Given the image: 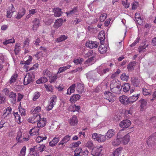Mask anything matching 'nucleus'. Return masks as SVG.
I'll use <instances>...</instances> for the list:
<instances>
[{"mask_svg": "<svg viewBox=\"0 0 156 156\" xmlns=\"http://www.w3.org/2000/svg\"><path fill=\"white\" fill-rule=\"evenodd\" d=\"M40 129L37 127L36 126L32 128L29 131V133L30 135L33 136L35 135L39 134V131Z\"/></svg>", "mask_w": 156, "mask_h": 156, "instance_id": "dca6fc26", "label": "nucleus"}, {"mask_svg": "<svg viewBox=\"0 0 156 156\" xmlns=\"http://www.w3.org/2000/svg\"><path fill=\"white\" fill-rule=\"evenodd\" d=\"M29 69L28 70H27V71H30L29 72L27 73V74L29 75V76H30L31 77H32V78L34 79L35 77V72L34 71H33V69Z\"/></svg>", "mask_w": 156, "mask_h": 156, "instance_id": "49530a36", "label": "nucleus"}, {"mask_svg": "<svg viewBox=\"0 0 156 156\" xmlns=\"http://www.w3.org/2000/svg\"><path fill=\"white\" fill-rule=\"evenodd\" d=\"M32 60V57L31 56H29V58L26 61H22L20 62V64L23 65H27L30 64V62Z\"/></svg>", "mask_w": 156, "mask_h": 156, "instance_id": "4c0bfd02", "label": "nucleus"}, {"mask_svg": "<svg viewBox=\"0 0 156 156\" xmlns=\"http://www.w3.org/2000/svg\"><path fill=\"white\" fill-rule=\"evenodd\" d=\"M140 95V94H137L136 95H133L129 98V104L133 103L136 101L139 98Z\"/></svg>", "mask_w": 156, "mask_h": 156, "instance_id": "4be33fe9", "label": "nucleus"}, {"mask_svg": "<svg viewBox=\"0 0 156 156\" xmlns=\"http://www.w3.org/2000/svg\"><path fill=\"white\" fill-rule=\"evenodd\" d=\"M115 130L113 129H109L105 135L107 139L111 138L115 134Z\"/></svg>", "mask_w": 156, "mask_h": 156, "instance_id": "5701e85b", "label": "nucleus"}, {"mask_svg": "<svg viewBox=\"0 0 156 156\" xmlns=\"http://www.w3.org/2000/svg\"><path fill=\"white\" fill-rule=\"evenodd\" d=\"M121 79L123 80H127L129 78V76L126 75L125 73H123L120 76Z\"/></svg>", "mask_w": 156, "mask_h": 156, "instance_id": "bf43d9fd", "label": "nucleus"}, {"mask_svg": "<svg viewBox=\"0 0 156 156\" xmlns=\"http://www.w3.org/2000/svg\"><path fill=\"white\" fill-rule=\"evenodd\" d=\"M12 111V109L11 107H9L6 108V111L4 113L3 115H9V114L11 113V111Z\"/></svg>", "mask_w": 156, "mask_h": 156, "instance_id": "13d9d810", "label": "nucleus"}, {"mask_svg": "<svg viewBox=\"0 0 156 156\" xmlns=\"http://www.w3.org/2000/svg\"><path fill=\"white\" fill-rule=\"evenodd\" d=\"M56 99L57 97L55 96H53L51 98V100L50 102L55 105L56 101Z\"/></svg>", "mask_w": 156, "mask_h": 156, "instance_id": "680f3d73", "label": "nucleus"}, {"mask_svg": "<svg viewBox=\"0 0 156 156\" xmlns=\"http://www.w3.org/2000/svg\"><path fill=\"white\" fill-rule=\"evenodd\" d=\"M76 89L79 92L82 93L84 91L83 84L80 83H78L76 87Z\"/></svg>", "mask_w": 156, "mask_h": 156, "instance_id": "2f4dec72", "label": "nucleus"}, {"mask_svg": "<svg viewBox=\"0 0 156 156\" xmlns=\"http://www.w3.org/2000/svg\"><path fill=\"white\" fill-rule=\"evenodd\" d=\"M122 3L126 8H127L129 6V4L127 3V0H122Z\"/></svg>", "mask_w": 156, "mask_h": 156, "instance_id": "0e129e2a", "label": "nucleus"}, {"mask_svg": "<svg viewBox=\"0 0 156 156\" xmlns=\"http://www.w3.org/2000/svg\"><path fill=\"white\" fill-rule=\"evenodd\" d=\"M120 73V71L119 69L116 72H115L111 76V77L112 79H113L116 77Z\"/></svg>", "mask_w": 156, "mask_h": 156, "instance_id": "052dcab7", "label": "nucleus"}, {"mask_svg": "<svg viewBox=\"0 0 156 156\" xmlns=\"http://www.w3.org/2000/svg\"><path fill=\"white\" fill-rule=\"evenodd\" d=\"M59 141V138L58 137H55L52 140L49 142V145L51 147L54 146Z\"/></svg>", "mask_w": 156, "mask_h": 156, "instance_id": "cd10ccee", "label": "nucleus"}, {"mask_svg": "<svg viewBox=\"0 0 156 156\" xmlns=\"http://www.w3.org/2000/svg\"><path fill=\"white\" fill-rule=\"evenodd\" d=\"M63 21V19L61 18L57 19L54 23V27L55 28H58L62 25Z\"/></svg>", "mask_w": 156, "mask_h": 156, "instance_id": "b1692460", "label": "nucleus"}, {"mask_svg": "<svg viewBox=\"0 0 156 156\" xmlns=\"http://www.w3.org/2000/svg\"><path fill=\"white\" fill-rule=\"evenodd\" d=\"M136 65V62L135 61H133L130 62L127 66V68H135Z\"/></svg>", "mask_w": 156, "mask_h": 156, "instance_id": "3c124183", "label": "nucleus"}, {"mask_svg": "<svg viewBox=\"0 0 156 156\" xmlns=\"http://www.w3.org/2000/svg\"><path fill=\"white\" fill-rule=\"evenodd\" d=\"M98 37L100 40V43L101 44H104V41L105 38V34L103 31H101L99 34Z\"/></svg>", "mask_w": 156, "mask_h": 156, "instance_id": "a211bd4d", "label": "nucleus"}, {"mask_svg": "<svg viewBox=\"0 0 156 156\" xmlns=\"http://www.w3.org/2000/svg\"><path fill=\"white\" fill-rule=\"evenodd\" d=\"M71 138V136L69 135H68L65 136L62 141H61L59 143L58 145H63L64 144H66L69 141Z\"/></svg>", "mask_w": 156, "mask_h": 156, "instance_id": "aec40b11", "label": "nucleus"}, {"mask_svg": "<svg viewBox=\"0 0 156 156\" xmlns=\"http://www.w3.org/2000/svg\"><path fill=\"white\" fill-rule=\"evenodd\" d=\"M20 44H17L15 46V48L14 51L16 55L18 54L19 51L20 50Z\"/></svg>", "mask_w": 156, "mask_h": 156, "instance_id": "37998d69", "label": "nucleus"}, {"mask_svg": "<svg viewBox=\"0 0 156 156\" xmlns=\"http://www.w3.org/2000/svg\"><path fill=\"white\" fill-rule=\"evenodd\" d=\"M81 144V142L78 141L76 142L73 143L70 145L71 147H76L79 146V145Z\"/></svg>", "mask_w": 156, "mask_h": 156, "instance_id": "5fc2aeb1", "label": "nucleus"}, {"mask_svg": "<svg viewBox=\"0 0 156 156\" xmlns=\"http://www.w3.org/2000/svg\"><path fill=\"white\" fill-rule=\"evenodd\" d=\"M43 73L44 75L47 76L49 77H50L51 75V73L47 69H46L44 71Z\"/></svg>", "mask_w": 156, "mask_h": 156, "instance_id": "e2e57ef3", "label": "nucleus"}, {"mask_svg": "<svg viewBox=\"0 0 156 156\" xmlns=\"http://www.w3.org/2000/svg\"><path fill=\"white\" fill-rule=\"evenodd\" d=\"M98 51L101 53H105L107 51V48L102 44L99 46Z\"/></svg>", "mask_w": 156, "mask_h": 156, "instance_id": "7c9ffc66", "label": "nucleus"}, {"mask_svg": "<svg viewBox=\"0 0 156 156\" xmlns=\"http://www.w3.org/2000/svg\"><path fill=\"white\" fill-rule=\"evenodd\" d=\"M53 12L54 13V16L56 17L60 16L62 13L61 9L58 8H54L53 9Z\"/></svg>", "mask_w": 156, "mask_h": 156, "instance_id": "4468645a", "label": "nucleus"}, {"mask_svg": "<svg viewBox=\"0 0 156 156\" xmlns=\"http://www.w3.org/2000/svg\"><path fill=\"white\" fill-rule=\"evenodd\" d=\"M39 118H40V114H37L36 115H34L33 116L28 119V122L29 123H34L37 122Z\"/></svg>", "mask_w": 156, "mask_h": 156, "instance_id": "f3484780", "label": "nucleus"}, {"mask_svg": "<svg viewBox=\"0 0 156 156\" xmlns=\"http://www.w3.org/2000/svg\"><path fill=\"white\" fill-rule=\"evenodd\" d=\"M109 71V69H98L97 72L100 75H102Z\"/></svg>", "mask_w": 156, "mask_h": 156, "instance_id": "ea45409f", "label": "nucleus"}, {"mask_svg": "<svg viewBox=\"0 0 156 156\" xmlns=\"http://www.w3.org/2000/svg\"><path fill=\"white\" fill-rule=\"evenodd\" d=\"M24 136H22V133L20 131L18 132L17 136L16 138V140L18 141V142L22 143L23 142V137Z\"/></svg>", "mask_w": 156, "mask_h": 156, "instance_id": "c756f323", "label": "nucleus"}, {"mask_svg": "<svg viewBox=\"0 0 156 156\" xmlns=\"http://www.w3.org/2000/svg\"><path fill=\"white\" fill-rule=\"evenodd\" d=\"M47 79L45 77H41L36 81V83L37 84L44 83L47 82Z\"/></svg>", "mask_w": 156, "mask_h": 156, "instance_id": "58836bf2", "label": "nucleus"}, {"mask_svg": "<svg viewBox=\"0 0 156 156\" xmlns=\"http://www.w3.org/2000/svg\"><path fill=\"white\" fill-rule=\"evenodd\" d=\"M131 124V121L129 120L126 119L121 121L119 125L120 127L124 128H128Z\"/></svg>", "mask_w": 156, "mask_h": 156, "instance_id": "423d86ee", "label": "nucleus"}, {"mask_svg": "<svg viewBox=\"0 0 156 156\" xmlns=\"http://www.w3.org/2000/svg\"><path fill=\"white\" fill-rule=\"evenodd\" d=\"M78 7L77 6L74 7L73 8L69 11L66 12L68 16L71 17L75 14H77L78 12Z\"/></svg>", "mask_w": 156, "mask_h": 156, "instance_id": "6e6552de", "label": "nucleus"}, {"mask_svg": "<svg viewBox=\"0 0 156 156\" xmlns=\"http://www.w3.org/2000/svg\"><path fill=\"white\" fill-rule=\"evenodd\" d=\"M99 43L96 41H87L85 44L86 46L90 48H97Z\"/></svg>", "mask_w": 156, "mask_h": 156, "instance_id": "20e7f679", "label": "nucleus"}, {"mask_svg": "<svg viewBox=\"0 0 156 156\" xmlns=\"http://www.w3.org/2000/svg\"><path fill=\"white\" fill-rule=\"evenodd\" d=\"M83 61V59L82 58H75L73 60V62L75 64H80Z\"/></svg>", "mask_w": 156, "mask_h": 156, "instance_id": "79ce46f5", "label": "nucleus"}, {"mask_svg": "<svg viewBox=\"0 0 156 156\" xmlns=\"http://www.w3.org/2000/svg\"><path fill=\"white\" fill-rule=\"evenodd\" d=\"M86 146L87 147L91 148H93V144L92 141H90L87 142L86 144Z\"/></svg>", "mask_w": 156, "mask_h": 156, "instance_id": "69168bd1", "label": "nucleus"}, {"mask_svg": "<svg viewBox=\"0 0 156 156\" xmlns=\"http://www.w3.org/2000/svg\"><path fill=\"white\" fill-rule=\"evenodd\" d=\"M40 93L38 92H36L34 94L33 100L34 101H36L40 96Z\"/></svg>", "mask_w": 156, "mask_h": 156, "instance_id": "603ef678", "label": "nucleus"}, {"mask_svg": "<svg viewBox=\"0 0 156 156\" xmlns=\"http://www.w3.org/2000/svg\"><path fill=\"white\" fill-rule=\"evenodd\" d=\"M80 98V96L78 94H73L70 98L69 101L72 103H75L76 101L79 100Z\"/></svg>", "mask_w": 156, "mask_h": 156, "instance_id": "6ab92c4d", "label": "nucleus"}, {"mask_svg": "<svg viewBox=\"0 0 156 156\" xmlns=\"http://www.w3.org/2000/svg\"><path fill=\"white\" fill-rule=\"evenodd\" d=\"M140 82V80L136 78H133L131 80V83L135 87L139 86Z\"/></svg>", "mask_w": 156, "mask_h": 156, "instance_id": "bb28decb", "label": "nucleus"}, {"mask_svg": "<svg viewBox=\"0 0 156 156\" xmlns=\"http://www.w3.org/2000/svg\"><path fill=\"white\" fill-rule=\"evenodd\" d=\"M5 97L2 94H0V103L3 104L5 103Z\"/></svg>", "mask_w": 156, "mask_h": 156, "instance_id": "6e6d98bb", "label": "nucleus"}, {"mask_svg": "<svg viewBox=\"0 0 156 156\" xmlns=\"http://www.w3.org/2000/svg\"><path fill=\"white\" fill-rule=\"evenodd\" d=\"M102 146H100L98 147H96L93 148L91 153L94 156H102Z\"/></svg>", "mask_w": 156, "mask_h": 156, "instance_id": "f03ea898", "label": "nucleus"}, {"mask_svg": "<svg viewBox=\"0 0 156 156\" xmlns=\"http://www.w3.org/2000/svg\"><path fill=\"white\" fill-rule=\"evenodd\" d=\"M50 77V82L52 83L54 82L57 79V76L55 75L53 76H51Z\"/></svg>", "mask_w": 156, "mask_h": 156, "instance_id": "774afa93", "label": "nucleus"}, {"mask_svg": "<svg viewBox=\"0 0 156 156\" xmlns=\"http://www.w3.org/2000/svg\"><path fill=\"white\" fill-rule=\"evenodd\" d=\"M122 148L119 147L117 148L112 153V156H118L120 154Z\"/></svg>", "mask_w": 156, "mask_h": 156, "instance_id": "473e14b6", "label": "nucleus"}, {"mask_svg": "<svg viewBox=\"0 0 156 156\" xmlns=\"http://www.w3.org/2000/svg\"><path fill=\"white\" fill-rule=\"evenodd\" d=\"M76 84H73L67 90V92L66 93L67 94L70 95L72 93H73L75 91V88L76 87Z\"/></svg>", "mask_w": 156, "mask_h": 156, "instance_id": "a878e982", "label": "nucleus"}, {"mask_svg": "<svg viewBox=\"0 0 156 156\" xmlns=\"http://www.w3.org/2000/svg\"><path fill=\"white\" fill-rule=\"evenodd\" d=\"M26 150V147L24 146L21 150L20 156H25Z\"/></svg>", "mask_w": 156, "mask_h": 156, "instance_id": "864d4df0", "label": "nucleus"}, {"mask_svg": "<svg viewBox=\"0 0 156 156\" xmlns=\"http://www.w3.org/2000/svg\"><path fill=\"white\" fill-rule=\"evenodd\" d=\"M16 93L11 91L9 93L8 97L11 103L12 104H14L16 102Z\"/></svg>", "mask_w": 156, "mask_h": 156, "instance_id": "f8f14e48", "label": "nucleus"}, {"mask_svg": "<svg viewBox=\"0 0 156 156\" xmlns=\"http://www.w3.org/2000/svg\"><path fill=\"white\" fill-rule=\"evenodd\" d=\"M33 25L32 29L33 30H36L39 26L40 21L39 19L35 18L32 22Z\"/></svg>", "mask_w": 156, "mask_h": 156, "instance_id": "2eb2a0df", "label": "nucleus"}, {"mask_svg": "<svg viewBox=\"0 0 156 156\" xmlns=\"http://www.w3.org/2000/svg\"><path fill=\"white\" fill-rule=\"evenodd\" d=\"M106 139H107V138L105 136L102 135H100L98 136L96 141H97L99 142H104Z\"/></svg>", "mask_w": 156, "mask_h": 156, "instance_id": "72a5a7b5", "label": "nucleus"}, {"mask_svg": "<svg viewBox=\"0 0 156 156\" xmlns=\"http://www.w3.org/2000/svg\"><path fill=\"white\" fill-rule=\"evenodd\" d=\"M26 10L24 8H23L20 11L18 14L17 16L16 17L17 19H20L25 14Z\"/></svg>", "mask_w": 156, "mask_h": 156, "instance_id": "c85d7f7f", "label": "nucleus"}, {"mask_svg": "<svg viewBox=\"0 0 156 156\" xmlns=\"http://www.w3.org/2000/svg\"><path fill=\"white\" fill-rule=\"evenodd\" d=\"M47 137L45 136L43 137L41 136H38L36 139V141L37 143H40L41 142L43 141L44 140H45Z\"/></svg>", "mask_w": 156, "mask_h": 156, "instance_id": "c03bdc74", "label": "nucleus"}, {"mask_svg": "<svg viewBox=\"0 0 156 156\" xmlns=\"http://www.w3.org/2000/svg\"><path fill=\"white\" fill-rule=\"evenodd\" d=\"M120 132H118L117 135V138L115 140H113L112 144L114 146H117L119 145L121 142V139L122 136Z\"/></svg>", "mask_w": 156, "mask_h": 156, "instance_id": "39448f33", "label": "nucleus"}, {"mask_svg": "<svg viewBox=\"0 0 156 156\" xmlns=\"http://www.w3.org/2000/svg\"><path fill=\"white\" fill-rule=\"evenodd\" d=\"M37 122V127L38 128L43 127L46 125V119L44 118L41 119L40 115V118H39Z\"/></svg>", "mask_w": 156, "mask_h": 156, "instance_id": "1a4fd4ad", "label": "nucleus"}, {"mask_svg": "<svg viewBox=\"0 0 156 156\" xmlns=\"http://www.w3.org/2000/svg\"><path fill=\"white\" fill-rule=\"evenodd\" d=\"M111 91L113 93L119 94L120 93L122 88V86L121 85L119 84L117 85L116 87H114L112 88H111Z\"/></svg>", "mask_w": 156, "mask_h": 156, "instance_id": "ddd939ff", "label": "nucleus"}, {"mask_svg": "<svg viewBox=\"0 0 156 156\" xmlns=\"http://www.w3.org/2000/svg\"><path fill=\"white\" fill-rule=\"evenodd\" d=\"M123 88V91L125 92H127L129 91L130 88V84L129 83H126L124 84L122 86Z\"/></svg>", "mask_w": 156, "mask_h": 156, "instance_id": "f704fd0d", "label": "nucleus"}, {"mask_svg": "<svg viewBox=\"0 0 156 156\" xmlns=\"http://www.w3.org/2000/svg\"><path fill=\"white\" fill-rule=\"evenodd\" d=\"M69 123L70 124L73 126L77 125L78 123V120L76 116L75 115L73 116L72 118L70 119Z\"/></svg>", "mask_w": 156, "mask_h": 156, "instance_id": "412c9836", "label": "nucleus"}, {"mask_svg": "<svg viewBox=\"0 0 156 156\" xmlns=\"http://www.w3.org/2000/svg\"><path fill=\"white\" fill-rule=\"evenodd\" d=\"M45 145H39V147H38V151H40V152H42L44 151V148L45 147Z\"/></svg>", "mask_w": 156, "mask_h": 156, "instance_id": "338daca9", "label": "nucleus"}, {"mask_svg": "<svg viewBox=\"0 0 156 156\" xmlns=\"http://www.w3.org/2000/svg\"><path fill=\"white\" fill-rule=\"evenodd\" d=\"M18 77V75L17 73H15L11 77L10 79L9 80V83L10 84L16 82L17 78Z\"/></svg>", "mask_w": 156, "mask_h": 156, "instance_id": "c9c22d12", "label": "nucleus"}, {"mask_svg": "<svg viewBox=\"0 0 156 156\" xmlns=\"http://www.w3.org/2000/svg\"><path fill=\"white\" fill-rule=\"evenodd\" d=\"M141 104L140 107L141 108H143L147 104V102L146 100L143 99H141L139 101Z\"/></svg>", "mask_w": 156, "mask_h": 156, "instance_id": "09e8293b", "label": "nucleus"}, {"mask_svg": "<svg viewBox=\"0 0 156 156\" xmlns=\"http://www.w3.org/2000/svg\"><path fill=\"white\" fill-rule=\"evenodd\" d=\"M15 42L14 39L12 38L10 39L5 40L3 42V44L4 45H7L10 43H13Z\"/></svg>", "mask_w": 156, "mask_h": 156, "instance_id": "a18cd8bd", "label": "nucleus"}, {"mask_svg": "<svg viewBox=\"0 0 156 156\" xmlns=\"http://www.w3.org/2000/svg\"><path fill=\"white\" fill-rule=\"evenodd\" d=\"M105 98L109 101V102H114L115 99L114 95L112 93L108 91H107L105 93Z\"/></svg>", "mask_w": 156, "mask_h": 156, "instance_id": "7ed1b4c3", "label": "nucleus"}, {"mask_svg": "<svg viewBox=\"0 0 156 156\" xmlns=\"http://www.w3.org/2000/svg\"><path fill=\"white\" fill-rule=\"evenodd\" d=\"M156 140V133H155L150 136L147 140V144L148 146H152L154 141Z\"/></svg>", "mask_w": 156, "mask_h": 156, "instance_id": "9d476101", "label": "nucleus"}, {"mask_svg": "<svg viewBox=\"0 0 156 156\" xmlns=\"http://www.w3.org/2000/svg\"><path fill=\"white\" fill-rule=\"evenodd\" d=\"M44 87L45 88L47 91L52 92L53 89L52 85H50L49 86H47V85L45 84Z\"/></svg>", "mask_w": 156, "mask_h": 156, "instance_id": "4d7b16f0", "label": "nucleus"}, {"mask_svg": "<svg viewBox=\"0 0 156 156\" xmlns=\"http://www.w3.org/2000/svg\"><path fill=\"white\" fill-rule=\"evenodd\" d=\"M119 100L120 102L125 105L129 104V98L125 95H122L119 97Z\"/></svg>", "mask_w": 156, "mask_h": 156, "instance_id": "9b49d317", "label": "nucleus"}, {"mask_svg": "<svg viewBox=\"0 0 156 156\" xmlns=\"http://www.w3.org/2000/svg\"><path fill=\"white\" fill-rule=\"evenodd\" d=\"M148 45H146V44H144L143 46H140L139 48V52H144L145 51V48L147 47Z\"/></svg>", "mask_w": 156, "mask_h": 156, "instance_id": "8fccbe9b", "label": "nucleus"}, {"mask_svg": "<svg viewBox=\"0 0 156 156\" xmlns=\"http://www.w3.org/2000/svg\"><path fill=\"white\" fill-rule=\"evenodd\" d=\"M119 132L121 133V135L122 136L121 139V142L123 144H128L130 140V136L129 134H127L124 135V133L123 132V130H121Z\"/></svg>", "mask_w": 156, "mask_h": 156, "instance_id": "f257e3e1", "label": "nucleus"}, {"mask_svg": "<svg viewBox=\"0 0 156 156\" xmlns=\"http://www.w3.org/2000/svg\"><path fill=\"white\" fill-rule=\"evenodd\" d=\"M142 93L144 95H151V91L145 88H142Z\"/></svg>", "mask_w": 156, "mask_h": 156, "instance_id": "a19ab883", "label": "nucleus"}, {"mask_svg": "<svg viewBox=\"0 0 156 156\" xmlns=\"http://www.w3.org/2000/svg\"><path fill=\"white\" fill-rule=\"evenodd\" d=\"M37 146L30 149V153L29 156H38L39 154L37 153L35 150L37 148Z\"/></svg>", "mask_w": 156, "mask_h": 156, "instance_id": "393cba45", "label": "nucleus"}, {"mask_svg": "<svg viewBox=\"0 0 156 156\" xmlns=\"http://www.w3.org/2000/svg\"><path fill=\"white\" fill-rule=\"evenodd\" d=\"M67 38V37L65 35H61L59 37L56 39V41L57 42H60L66 39Z\"/></svg>", "mask_w": 156, "mask_h": 156, "instance_id": "e433bc0d", "label": "nucleus"}, {"mask_svg": "<svg viewBox=\"0 0 156 156\" xmlns=\"http://www.w3.org/2000/svg\"><path fill=\"white\" fill-rule=\"evenodd\" d=\"M107 17V14L106 13H103L101 15L99 18L100 21L102 22L105 20Z\"/></svg>", "mask_w": 156, "mask_h": 156, "instance_id": "de8ad7c7", "label": "nucleus"}, {"mask_svg": "<svg viewBox=\"0 0 156 156\" xmlns=\"http://www.w3.org/2000/svg\"><path fill=\"white\" fill-rule=\"evenodd\" d=\"M34 78L31 77L29 75L27 74L26 75L24 79L23 83L24 85H26L32 83L34 81Z\"/></svg>", "mask_w": 156, "mask_h": 156, "instance_id": "0eeeda50", "label": "nucleus"}]
</instances>
